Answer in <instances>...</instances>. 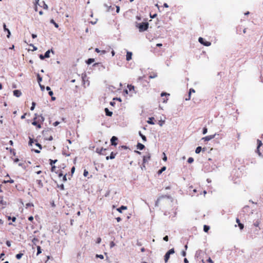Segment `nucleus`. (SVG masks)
<instances>
[{
    "label": "nucleus",
    "mask_w": 263,
    "mask_h": 263,
    "mask_svg": "<svg viewBox=\"0 0 263 263\" xmlns=\"http://www.w3.org/2000/svg\"><path fill=\"white\" fill-rule=\"evenodd\" d=\"M26 113H25L24 114V115H23L22 116H21V119H24L25 118V117H26Z\"/></svg>",
    "instance_id": "obj_62"
},
{
    "label": "nucleus",
    "mask_w": 263,
    "mask_h": 263,
    "mask_svg": "<svg viewBox=\"0 0 263 263\" xmlns=\"http://www.w3.org/2000/svg\"><path fill=\"white\" fill-rule=\"evenodd\" d=\"M7 32H8V34L7 35V36L8 38H9L10 37V30H8Z\"/></svg>",
    "instance_id": "obj_59"
},
{
    "label": "nucleus",
    "mask_w": 263,
    "mask_h": 263,
    "mask_svg": "<svg viewBox=\"0 0 263 263\" xmlns=\"http://www.w3.org/2000/svg\"><path fill=\"white\" fill-rule=\"evenodd\" d=\"M50 50H48V51H47L45 52V54L44 55V57H45V58H49V57H50V55H49V54H50Z\"/></svg>",
    "instance_id": "obj_32"
},
{
    "label": "nucleus",
    "mask_w": 263,
    "mask_h": 263,
    "mask_svg": "<svg viewBox=\"0 0 263 263\" xmlns=\"http://www.w3.org/2000/svg\"><path fill=\"white\" fill-rule=\"evenodd\" d=\"M49 95L51 97H52V96H53V91H51H51H49Z\"/></svg>",
    "instance_id": "obj_63"
},
{
    "label": "nucleus",
    "mask_w": 263,
    "mask_h": 263,
    "mask_svg": "<svg viewBox=\"0 0 263 263\" xmlns=\"http://www.w3.org/2000/svg\"><path fill=\"white\" fill-rule=\"evenodd\" d=\"M46 139L49 140V141H51V140H52L53 138H52V136H50V137L49 138H46Z\"/></svg>",
    "instance_id": "obj_55"
},
{
    "label": "nucleus",
    "mask_w": 263,
    "mask_h": 263,
    "mask_svg": "<svg viewBox=\"0 0 263 263\" xmlns=\"http://www.w3.org/2000/svg\"><path fill=\"white\" fill-rule=\"evenodd\" d=\"M137 147V148L140 150H142L145 147L144 145L140 143H138Z\"/></svg>",
    "instance_id": "obj_20"
},
{
    "label": "nucleus",
    "mask_w": 263,
    "mask_h": 263,
    "mask_svg": "<svg viewBox=\"0 0 263 263\" xmlns=\"http://www.w3.org/2000/svg\"><path fill=\"white\" fill-rule=\"evenodd\" d=\"M257 142L258 145H257V149H256V152L258 153L259 156H260L261 155V154L259 151V147L262 145V143L261 141L259 139H258L257 140Z\"/></svg>",
    "instance_id": "obj_8"
},
{
    "label": "nucleus",
    "mask_w": 263,
    "mask_h": 263,
    "mask_svg": "<svg viewBox=\"0 0 263 263\" xmlns=\"http://www.w3.org/2000/svg\"><path fill=\"white\" fill-rule=\"evenodd\" d=\"M30 206H33V204L31 203H28L26 204V208H27Z\"/></svg>",
    "instance_id": "obj_39"
},
{
    "label": "nucleus",
    "mask_w": 263,
    "mask_h": 263,
    "mask_svg": "<svg viewBox=\"0 0 263 263\" xmlns=\"http://www.w3.org/2000/svg\"><path fill=\"white\" fill-rule=\"evenodd\" d=\"M133 53L132 52L127 51L126 55V60L129 61L132 59Z\"/></svg>",
    "instance_id": "obj_11"
},
{
    "label": "nucleus",
    "mask_w": 263,
    "mask_h": 263,
    "mask_svg": "<svg viewBox=\"0 0 263 263\" xmlns=\"http://www.w3.org/2000/svg\"><path fill=\"white\" fill-rule=\"evenodd\" d=\"M181 255L183 256H186V252H185V251H182V252H181Z\"/></svg>",
    "instance_id": "obj_56"
},
{
    "label": "nucleus",
    "mask_w": 263,
    "mask_h": 263,
    "mask_svg": "<svg viewBox=\"0 0 263 263\" xmlns=\"http://www.w3.org/2000/svg\"><path fill=\"white\" fill-rule=\"evenodd\" d=\"M40 58L41 59V60H44L45 58L44 57V56L42 54H40Z\"/></svg>",
    "instance_id": "obj_60"
},
{
    "label": "nucleus",
    "mask_w": 263,
    "mask_h": 263,
    "mask_svg": "<svg viewBox=\"0 0 263 263\" xmlns=\"http://www.w3.org/2000/svg\"><path fill=\"white\" fill-rule=\"evenodd\" d=\"M236 222L238 223V227H239L240 229L242 230L244 228V226L243 224L240 222L239 218H236Z\"/></svg>",
    "instance_id": "obj_14"
},
{
    "label": "nucleus",
    "mask_w": 263,
    "mask_h": 263,
    "mask_svg": "<svg viewBox=\"0 0 263 263\" xmlns=\"http://www.w3.org/2000/svg\"><path fill=\"white\" fill-rule=\"evenodd\" d=\"M3 27H4V29L5 31H7L8 30H9L8 28H7L6 25V24L5 23L3 24Z\"/></svg>",
    "instance_id": "obj_50"
},
{
    "label": "nucleus",
    "mask_w": 263,
    "mask_h": 263,
    "mask_svg": "<svg viewBox=\"0 0 263 263\" xmlns=\"http://www.w3.org/2000/svg\"><path fill=\"white\" fill-rule=\"evenodd\" d=\"M6 243L8 247H10L11 246V242L7 240Z\"/></svg>",
    "instance_id": "obj_49"
},
{
    "label": "nucleus",
    "mask_w": 263,
    "mask_h": 263,
    "mask_svg": "<svg viewBox=\"0 0 263 263\" xmlns=\"http://www.w3.org/2000/svg\"><path fill=\"white\" fill-rule=\"evenodd\" d=\"M43 7L45 9H46V10L48 9V8L47 5L44 2H43Z\"/></svg>",
    "instance_id": "obj_43"
},
{
    "label": "nucleus",
    "mask_w": 263,
    "mask_h": 263,
    "mask_svg": "<svg viewBox=\"0 0 263 263\" xmlns=\"http://www.w3.org/2000/svg\"><path fill=\"white\" fill-rule=\"evenodd\" d=\"M75 171V167L74 166H73L72 168H71V176L72 175V174H73L74 172Z\"/></svg>",
    "instance_id": "obj_53"
},
{
    "label": "nucleus",
    "mask_w": 263,
    "mask_h": 263,
    "mask_svg": "<svg viewBox=\"0 0 263 263\" xmlns=\"http://www.w3.org/2000/svg\"><path fill=\"white\" fill-rule=\"evenodd\" d=\"M127 209V206H124V205H122L121 207H120L119 208H118L117 209V210L120 212V213H122V211L123 210H126Z\"/></svg>",
    "instance_id": "obj_21"
},
{
    "label": "nucleus",
    "mask_w": 263,
    "mask_h": 263,
    "mask_svg": "<svg viewBox=\"0 0 263 263\" xmlns=\"http://www.w3.org/2000/svg\"><path fill=\"white\" fill-rule=\"evenodd\" d=\"M192 92H195V90L193 88H191L189 91V97L185 99L186 100H190L191 99V94Z\"/></svg>",
    "instance_id": "obj_18"
},
{
    "label": "nucleus",
    "mask_w": 263,
    "mask_h": 263,
    "mask_svg": "<svg viewBox=\"0 0 263 263\" xmlns=\"http://www.w3.org/2000/svg\"><path fill=\"white\" fill-rule=\"evenodd\" d=\"M117 141H118L117 137H116L115 136L112 137V138H111V140H110L111 145L116 146L117 145V143L116 142Z\"/></svg>",
    "instance_id": "obj_10"
},
{
    "label": "nucleus",
    "mask_w": 263,
    "mask_h": 263,
    "mask_svg": "<svg viewBox=\"0 0 263 263\" xmlns=\"http://www.w3.org/2000/svg\"><path fill=\"white\" fill-rule=\"evenodd\" d=\"M260 221L259 220H257L256 221H255L254 223H253V225L255 227H258L259 224H260Z\"/></svg>",
    "instance_id": "obj_26"
},
{
    "label": "nucleus",
    "mask_w": 263,
    "mask_h": 263,
    "mask_svg": "<svg viewBox=\"0 0 263 263\" xmlns=\"http://www.w3.org/2000/svg\"><path fill=\"white\" fill-rule=\"evenodd\" d=\"M116 155V153H114V152H111L109 156H107L106 157V160H108L109 159H114Z\"/></svg>",
    "instance_id": "obj_15"
},
{
    "label": "nucleus",
    "mask_w": 263,
    "mask_h": 263,
    "mask_svg": "<svg viewBox=\"0 0 263 263\" xmlns=\"http://www.w3.org/2000/svg\"><path fill=\"white\" fill-rule=\"evenodd\" d=\"M184 263H189V261H188V260L187 259V258H185L184 259Z\"/></svg>",
    "instance_id": "obj_64"
},
{
    "label": "nucleus",
    "mask_w": 263,
    "mask_h": 263,
    "mask_svg": "<svg viewBox=\"0 0 263 263\" xmlns=\"http://www.w3.org/2000/svg\"><path fill=\"white\" fill-rule=\"evenodd\" d=\"M62 177H63V180L64 181H66L67 180V179H66V174H65V175H64V174H63V176H62Z\"/></svg>",
    "instance_id": "obj_47"
},
{
    "label": "nucleus",
    "mask_w": 263,
    "mask_h": 263,
    "mask_svg": "<svg viewBox=\"0 0 263 263\" xmlns=\"http://www.w3.org/2000/svg\"><path fill=\"white\" fill-rule=\"evenodd\" d=\"M94 61H95L94 59L90 58L87 60V61H86V63L87 64H90L91 63H93Z\"/></svg>",
    "instance_id": "obj_29"
},
{
    "label": "nucleus",
    "mask_w": 263,
    "mask_h": 263,
    "mask_svg": "<svg viewBox=\"0 0 263 263\" xmlns=\"http://www.w3.org/2000/svg\"><path fill=\"white\" fill-rule=\"evenodd\" d=\"M141 138L142 139V140H143L144 141H146V137H145L144 135H143V136L141 137Z\"/></svg>",
    "instance_id": "obj_58"
},
{
    "label": "nucleus",
    "mask_w": 263,
    "mask_h": 263,
    "mask_svg": "<svg viewBox=\"0 0 263 263\" xmlns=\"http://www.w3.org/2000/svg\"><path fill=\"white\" fill-rule=\"evenodd\" d=\"M18 165L21 166H22V167H23L24 168H26V166H25V163H20L18 164Z\"/></svg>",
    "instance_id": "obj_46"
},
{
    "label": "nucleus",
    "mask_w": 263,
    "mask_h": 263,
    "mask_svg": "<svg viewBox=\"0 0 263 263\" xmlns=\"http://www.w3.org/2000/svg\"><path fill=\"white\" fill-rule=\"evenodd\" d=\"M83 175H84L85 177H87V176L88 175V172L86 170H85L84 171Z\"/></svg>",
    "instance_id": "obj_38"
},
{
    "label": "nucleus",
    "mask_w": 263,
    "mask_h": 263,
    "mask_svg": "<svg viewBox=\"0 0 263 263\" xmlns=\"http://www.w3.org/2000/svg\"><path fill=\"white\" fill-rule=\"evenodd\" d=\"M23 255V253H18L16 255V258L17 259H21V258L22 257Z\"/></svg>",
    "instance_id": "obj_33"
},
{
    "label": "nucleus",
    "mask_w": 263,
    "mask_h": 263,
    "mask_svg": "<svg viewBox=\"0 0 263 263\" xmlns=\"http://www.w3.org/2000/svg\"><path fill=\"white\" fill-rule=\"evenodd\" d=\"M33 217L32 216H31L30 217H28V220L30 221H32L33 220Z\"/></svg>",
    "instance_id": "obj_51"
},
{
    "label": "nucleus",
    "mask_w": 263,
    "mask_h": 263,
    "mask_svg": "<svg viewBox=\"0 0 263 263\" xmlns=\"http://www.w3.org/2000/svg\"><path fill=\"white\" fill-rule=\"evenodd\" d=\"M35 106V102H32V106L31 107L30 109L31 110H33L34 109Z\"/></svg>",
    "instance_id": "obj_40"
},
{
    "label": "nucleus",
    "mask_w": 263,
    "mask_h": 263,
    "mask_svg": "<svg viewBox=\"0 0 263 263\" xmlns=\"http://www.w3.org/2000/svg\"><path fill=\"white\" fill-rule=\"evenodd\" d=\"M39 0H35V11H37L36 5L39 4Z\"/></svg>",
    "instance_id": "obj_44"
},
{
    "label": "nucleus",
    "mask_w": 263,
    "mask_h": 263,
    "mask_svg": "<svg viewBox=\"0 0 263 263\" xmlns=\"http://www.w3.org/2000/svg\"><path fill=\"white\" fill-rule=\"evenodd\" d=\"M93 67H101L103 69H104L105 67L103 65V64L101 63H95L93 65Z\"/></svg>",
    "instance_id": "obj_16"
},
{
    "label": "nucleus",
    "mask_w": 263,
    "mask_h": 263,
    "mask_svg": "<svg viewBox=\"0 0 263 263\" xmlns=\"http://www.w3.org/2000/svg\"><path fill=\"white\" fill-rule=\"evenodd\" d=\"M150 158H151V156L150 155L148 154H147V155L146 156H144L143 157V163H146V162H147L148 160H150Z\"/></svg>",
    "instance_id": "obj_12"
},
{
    "label": "nucleus",
    "mask_w": 263,
    "mask_h": 263,
    "mask_svg": "<svg viewBox=\"0 0 263 263\" xmlns=\"http://www.w3.org/2000/svg\"><path fill=\"white\" fill-rule=\"evenodd\" d=\"M51 171L55 173L59 177H61L63 175L62 171L61 170H58L55 165L51 166Z\"/></svg>",
    "instance_id": "obj_4"
},
{
    "label": "nucleus",
    "mask_w": 263,
    "mask_h": 263,
    "mask_svg": "<svg viewBox=\"0 0 263 263\" xmlns=\"http://www.w3.org/2000/svg\"><path fill=\"white\" fill-rule=\"evenodd\" d=\"M205 148H202L203 151H205ZM201 150H202V148H201V147H200V146H198V147H197L196 148V150H195V153H196V154H199V153H200V152H201Z\"/></svg>",
    "instance_id": "obj_19"
},
{
    "label": "nucleus",
    "mask_w": 263,
    "mask_h": 263,
    "mask_svg": "<svg viewBox=\"0 0 263 263\" xmlns=\"http://www.w3.org/2000/svg\"><path fill=\"white\" fill-rule=\"evenodd\" d=\"M57 160L55 159V160H52V159H49V164L50 165L52 166L53 165H54V164L57 162Z\"/></svg>",
    "instance_id": "obj_24"
},
{
    "label": "nucleus",
    "mask_w": 263,
    "mask_h": 263,
    "mask_svg": "<svg viewBox=\"0 0 263 263\" xmlns=\"http://www.w3.org/2000/svg\"><path fill=\"white\" fill-rule=\"evenodd\" d=\"M154 120V117L149 118L148 120L147 121V123L149 124L154 125L155 124V123L153 122Z\"/></svg>",
    "instance_id": "obj_23"
},
{
    "label": "nucleus",
    "mask_w": 263,
    "mask_h": 263,
    "mask_svg": "<svg viewBox=\"0 0 263 263\" xmlns=\"http://www.w3.org/2000/svg\"><path fill=\"white\" fill-rule=\"evenodd\" d=\"M194 161V159L192 158V157H190L188 160H187V162L189 163H192Z\"/></svg>",
    "instance_id": "obj_36"
},
{
    "label": "nucleus",
    "mask_w": 263,
    "mask_h": 263,
    "mask_svg": "<svg viewBox=\"0 0 263 263\" xmlns=\"http://www.w3.org/2000/svg\"><path fill=\"white\" fill-rule=\"evenodd\" d=\"M115 246V243L113 241H111L110 243V246L111 248Z\"/></svg>",
    "instance_id": "obj_61"
},
{
    "label": "nucleus",
    "mask_w": 263,
    "mask_h": 263,
    "mask_svg": "<svg viewBox=\"0 0 263 263\" xmlns=\"http://www.w3.org/2000/svg\"><path fill=\"white\" fill-rule=\"evenodd\" d=\"M8 220H10V219L12 220V221L13 222H15L16 220V218L15 217H13L12 218H11L10 216H8Z\"/></svg>",
    "instance_id": "obj_34"
},
{
    "label": "nucleus",
    "mask_w": 263,
    "mask_h": 263,
    "mask_svg": "<svg viewBox=\"0 0 263 263\" xmlns=\"http://www.w3.org/2000/svg\"><path fill=\"white\" fill-rule=\"evenodd\" d=\"M216 134L213 135H210L206 137H204L202 138V140L204 141H208L213 139L215 137Z\"/></svg>",
    "instance_id": "obj_9"
},
{
    "label": "nucleus",
    "mask_w": 263,
    "mask_h": 263,
    "mask_svg": "<svg viewBox=\"0 0 263 263\" xmlns=\"http://www.w3.org/2000/svg\"><path fill=\"white\" fill-rule=\"evenodd\" d=\"M105 112L106 114V115L107 116H111L112 115V112L109 110V109L107 108H105Z\"/></svg>",
    "instance_id": "obj_17"
},
{
    "label": "nucleus",
    "mask_w": 263,
    "mask_h": 263,
    "mask_svg": "<svg viewBox=\"0 0 263 263\" xmlns=\"http://www.w3.org/2000/svg\"><path fill=\"white\" fill-rule=\"evenodd\" d=\"M35 143V145L36 146L38 147L39 148V149H34V152L36 153H40V152H41V150L42 149V146L41 145V144H40L37 140L36 139H33L32 138H31V137H29V145L30 146H32V144L33 143Z\"/></svg>",
    "instance_id": "obj_2"
},
{
    "label": "nucleus",
    "mask_w": 263,
    "mask_h": 263,
    "mask_svg": "<svg viewBox=\"0 0 263 263\" xmlns=\"http://www.w3.org/2000/svg\"><path fill=\"white\" fill-rule=\"evenodd\" d=\"M175 253L174 249H170L165 255L164 256V261L166 263L168 261V260L170 258V256L171 254H173Z\"/></svg>",
    "instance_id": "obj_6"
},
{
    "label": "nucleus",
    "mask_w": 263,
    "mask_h": 263,
    "mask_svg": "<svg viewBox=\"0 0 263 263\" xmlns=\"http://www.w3.org/2000/svg\"><path fill=\"white\" fill-rule=\"evenodd\" d=\"M39 241V239H38L37 238H36V237H34V238L32 239V242H33V243L34 245H36V242H37Z\"/></svg>",
    "instance_id": "obj_28"
},
{
    "label": "nucleus",
    "mask_w": 263,
    "mask_h": 263,
    "mask_svg": "<svg viewBox=\"0 0 263 263\" xmlns=\"http://www.w3.org/2000/svg\"><path fill=\"white\" fill-rule=\"evenodd\" d=\"M164 123V121H159V124L160 126H162Z\"/></svg>",
    "instance_id": "obj_45"
},
{
    "label": "nucleus",
    "mask_w": 263,
    "mask_h": 263,
    "mask_svg": "<svg viewBox=\"0 0 263 263\" xmlns=\"http://www.w3.org/2000/svg\"><path fill=\"white\" fill-rule=\"evenodd\" d=\"M199 42L202 45L205 46H209L211 45V43L208 41H204V39L200 37L198 39Z\"/></svg>",
    "instance_id": "obj_7"
},
{
    "label": "nucleus",
    "mask_w": 263,
    "mask_h": 263,
    "mask_svg": "<svg viewBox=\"0 0 263 263\" xmlns=\"http://www.w3.org/2000/svg\"><path fill=\"white\" fill-rule=\"evenodd\" d=\"M163 155H164V157L163 158V160L164 161H166L167 160V157L166 156L165 153H163Z\"/></svg>",
    "instance_id": "obj_57"
},
{
    "label": "nucleus",
    "mask_w": 263,
    "mask_h": 263,
    "mask_svg": "<svg viewBox=\"0 0 263 263\" xmlns=\"http://www.w3.org/2000/svg\"><path fill=\"white\" fill-rule=\"evenodd\" d=\"M13 92L14 96H15L16 97H19L22 95L21 91L19 90H14Z\"/></svg>",
    "instance_id": "obj_13"
},
{
    "label": "nucleus",
    "mask_w": 263,
    "mask_h": 263,
    "mask_svg": "<svg viewBox=\"0 0 263 263\" xmlns=\"http://www.w3.org/2000/svg\"><path fill=\"white\" fill-rule=\"evenodd\" d=\"M207 132H208V129H207V128H206V127H204V128H203V132H202L203 134H206Z\"/></svg>",
    "instance_id": "obj_41"
},
{
    "label": "nucleus",
    "mask_w": 263,
    "mask_h": 263,
    "mask_svg": "<svg viewBox=\"0 0 263 263\" xmlns=\"http://www.w3.org/2000/svg\"><path fill=\"white\" fill-rule=\"evenodd\" d=\"M163 240L164 241H167L168 240V236H165L163 237Z\"/></svg>",
    "instance_id": "obj_52"
},
{
    "label": "nucleus",
    "mask_w": 263,
    "mask_h": 263,
    "mask_svg": "<svg viewBox=\"0 0 263 263\" xmlns=\"http://www.w3.org/2000/svg\"><path fill=\"white\" fill-rule=\"evenodd\" d=\"M101 241V238L100 237H99L97 238V243H100Z\"/></svg>",
    "instance_id": "obj_54"
},
{
    "label": "nucleus",
    "mask_w": 263,
    "mask_h": 263,
    "mask_svg": "<svg viewBox=\"0 0 263 263\" xmlns=\"http://www.w3.org/2000/svg\"><path fill=\"white\" fill-rule=\"evenodd\" d=\"M36 182L39 187H43V185L42 181L41 180L37 179V180H36Z\"/></svg>",
    "instance_id": "obj_22"
},
{
    "label": "nucleus",
    "mask_w": 263,
    "mask_h": 263,
    "mask_svg": "<svg viewBox=\"0 0 263 263\" xmlns=\"http://www.w3.org/2000/svg\"><path fill=\"white\" fill-rule=\"evenodd\" d=\"M96 257L97 258H100V259H103L104 258V256L103 255H98V254H97L96 255Z\"/></svg>",
    "instance_id": "obj_42"
},
{
    "label": "nucleus",
    "mask_w": 263,
    "mask_h": 263,
    "mask_svg": "<svg viewBox=\"0 0 263 263\" xmlns=\"http://www.w3.org/2000/svg\"><path fill=\"white\" fill-rule=\"evenodd\" d=\"M137 27L138 28L140 32H143L147 29L148 27V23L145 22L137 24Z\"/></svg>",
    "instance_id": "obj_3"
},
{
    "label": "nucleus",
    "mask_w": 263,
    "mask_h": 263,
    "mask_svg": "<svg viewBox=\"0 0 263 263\" xmlns=\"http://www.w3.org/2000/svg\"><path fill=\"white\" fill-rule=\"evenodd\" d=\"M169 95H170V94L167 93L166 92H162L161 94V96L162 97H166V96H169Z\"/></svg>",
    "instance_id": "obj_37"
},
{
    "label": "nucleus",
    "mask_w": 263,
    "mask_h": 263,
    "mask_svg": "<svg viewBox=\"0 0 263 263\" xmlns=\"http://www.w3.org/2000/svg\"><path fill=\"white\" fill-rule=\"evenodd\" d=\"M207 261L209 263H214V261L211 259V258L210 257H209L208 258V259L207 260Z\"/></svg>",
    "instance_id": "obj_48"
},
{
    "label": "nucleus",
    "mask_w": 263,
    "mask_h": 263,
    "mask_svg": "<svg viewBox=\"0 0 263 263\" xmlns=\"http://www.w3.org/2000/svg\"><path fill=\"white\" fill-rule=\"evenodd\" d=\"M210 229V227L206 225H204L203 227V230L205 232H208Z\"/></svg>",
    "instance_id": "obj_31"
},
{
    "label": "nucleus",
    "mask_w": 263,
    "mask_h": 263,
    "mask_svg": "<svg viewBox=\"0 0 263 263\" xmlns=\"http://www.w3.org/2000/svg\"><path fill=\"white\" fill-rule=\"evenodd\" d=\"M127 87L130 91H131L132 90H134L135 88L134 86L132 85H128Z\"/></svg>",
    "instance_id": "obj_35"
},
{
    "label": "nucleus",
    "mask_w": 263,
    "mask_h": 263,
    "mask_svg": "<svg viewBox=\"0 0 263 263\" xmlns=\"http://www.w3.org/2000/svg\"><path fill=\"white\" fill-rule=\"evenodd\" d=\"M42 252L41 251V248L40 246H37V253H36V255H39L40 254H41Z\"/></svg>",
    "instance_id": "obj_30"
},
{
    "label": "nucleus",
    "mask_w": 263,
    "mask_h": 263,
    "mask_svg": "<svg viewBox=\"0 0 263 263\" xmlns=\"http://www.w3.org/2000/svg\"><path fill=\"white\" fill-rule=\"evenodd\" d=\"M50 22L51 24H53L55 27H56L57 28L59 27V25L57 23H55L53 19H51Z\"/></svg>",
    "instance_id": "obj_27"
},
{
    "label": "nucleus",
    "mask_w": 263,
    "mask_h": 263,
    "mask_svg": "<svg viewBox=\"0 0 263 263\" xmlns=\"http://www.w3.org/2000/svg\"><path fill=\"white\" fill-rule=\"evenodd\" d=\"M44 121V118L43 116L35 114L32 124L35 126L37 128L40 129L42 127L41 125L43 123Z\"/></svg>",
    "instance_id": "obj_1"
},
{
    "label": "nucleus",
    "mask_w": 263,
    "mask_h": 263,
    "mask_svg": "<svg viewBox=\"0 0 263 263\" xmlns=\"http://www.w3.org/2000/svg\"><path fill=\"white\" fill-rule=\"evenodd\" d=\"M170 198V196L168 195H161L159 196L158 199H157L156 202H155V206H158L159 205L160 202L164 199H168Z\"/></svg>",
    "instance_id": "obj_5"
},
{
    "label": "nucleus",
    "mask_w": 263,
    "mask_h": 263,
    "mask_svg": "<svg viewBox=\"0 0 263 263\" xmlns=\"http://www.w3.org/2000/svg\"><path fill=\"white\" fill-rule=\"evenodd\" d=\"M166 167L163 166L160 170H159L158 172V174L160 175L163 172L165 171L166 170Z\"/></svg>",
    "instance_id": "obj_25"
}]
</instances>
